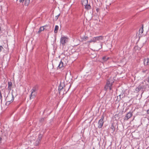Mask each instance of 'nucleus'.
<instances>
[{
	"label": "nucleus",
	"mask_w": 149,
	"mask_h": 149,
	"mask_svg": "<svg viewBox=\"0 0 149 149\" xmlns=\"http://www.w3.org/2000/svg\"><path fill=\"white\" fill-rule=\"evenodd\" d=\"M113 83V82H111L109 80L107 81V84L104 87V89L105 90H111L112 89L111 86H112V83Z\"/></svg>",
	"instance_id": "nucleus-1"
},
{
	"label": "nucleus",
	"mask_w": 149,
	"mask_h": 149,
	"mask_svg": "<svg viewBox=\"0 0 149 149\" xmlns=\"http://www.w3.org/2000/svg\"><path fill=\"white\" fill-rule=\"evenodd\" d=\"M104 118V116L103 115H102V116L101 118L99 120L98 122V128H101L103 126L104 123L103 121Z\"/></svg>",
	"instance_id": "nucleus-2"
},
{
	"label": "nucleus",
	"mask_w": 149,
	"mask_h": 149,
	"mask_svg": "<svg viewBox=\"0 0 149 149\" xmlns=\"http://www.w3.org/2000/svg\"><path fill=\"white\" fill-rule=\"evenodd\" d=\"M68 41L67 38L63 36L60 39V42L63 46Z\"/></svg>",
	"instance_id": "nucleus-3"
},
{
	"label": "nucleus",
	"mask_w": 149,
	"mask_h": 149,
	"mask_svg": "<svg viewBox=\"0 0 149 149\" xmlns=\"http://www.w3.org/2000/svg\"><path fill=\"white\" fill-rule=\"evenodd\" d=\"M132 112H131L130 111L128 112L124 118V120H127L129 119L132 117Z\"/></svg>",
	"instance_id": "nucleus-4"
},
{
	"label": "nucleus",
	"mask_w": 149,
	"mask_h": 149,
	"mask_svg": "<svg viewBox=\"0 0 149 149\" xmlns=\"http://www.w3.org/2000/svg\"><path fill=\"white\" fill-rule=\"evenodd\" d=\"M47 25H45L43 26H41L40 27L39 30L38 31V33H40L41 31H43L45 29L46 30V29L45 28H46V27L48 26Z\"/></svg>",
	"instance_id": "nucleus-5"
},
{
	"label": "nucleus",
	"mask_w": 149,
	"mask_h": 149,
	"mask_svg": "<svg viewBox=\"0 0 149 149\" xmlns=\"http://www.w3.org/2000/svg\"><path fill=\"white\" fill-rule=\"evenodd\" d=\"M24 1L25 5L27 6L29 3L30 0H19V1L20 3H23Z\"/></svg>",
	"instance_id": "nucleus-6"
},
{
	"label": "nucleus",
	"mask_w": 149,
	"mask_h": 149,
	"mask_svg": "<svg viewBox=\"0 0 149 149\" xmlns=\"http://www.w3.org/2000/svg\"><path fill=\"white\" fill-rule=\"evenodd\" d=\"M144 63L145 65H149V58H147L144 59Z\"/></svg>",
	"instance_id": "nucleus-7"
},
{
	"label": "nucleus",
	"mask_w": 149,
	"mask_h": 149,
	"mask_svg": "<svg viewBox=\"0 0 149 149\" xmlns=\"http://www.w3.org/2000/svg\"><path fill=\"white\" fill-rule=\"evenodd\" d=\"M31 95L30 97V99L34 97L37 94L36 92H35L33 91H31Z\"/></svg>",
	"instance_id": "nucleus-8"
},
{
	"label": "nucleus",
	"mask_w": 149,
	"mask_h": 149,
	"mask_svg": "<svg viewBox=\"0 0 149 149\" xmlns=\"http://www.w3.org/2000/svg\"><path fill=\"white\" fill-rule=\"evenodd\" d=\"M38 90V86L37 85L35 86L33 88L31 89V91H33L35 92H36V91Z\"/></svg>",
	"instance_id": "nucleus-9"
},
{
	"label": "nucleus",
	"mask_w": 149,
	"mask_h": 149,
	"mask_svg": "<svg viewBox=\"0 0 149 149\" xmlns=\"http://www.w3.org/2000/svg\"><path fill=\"white\" fill-rule=\"evenodd\" d=\"M82 5L85 6L88 4V0H84L81 2Z\"/></svg>",
	"instance_id": "nucleus-10"
},
{
	"label": "nucleus",
	"mask_w": 149,
	"mask_h": 149,
	"mask_svg": "<svg viewBox=\"0 0 149 149\" xmlns=\"http://www.w3.org/2000/svg\"><path fill=\"white\" fill-rule=\"evenodd\" d=\"M95 37L96 38V41H100L102 40L103 39V37L102 36H97Z\"/></svg>",
	"instance_id": "nucleus-11"
},
{
	"label": "nucleus",
	"mask_w": 149,
	"mask_h": 149,
	"mask_svg": "<svg viewBox=\"0 0 149 149\" xmlns=\"http://www.w3.org/2000/svg\"><path fill=\"white\" fill-rule=\"evenodd\" d=\"M63 63L62 61H61L60 62L58 65V67L59 68H63Z\"/></svg>",
	"instance_id": "nucleus-12"
},
{
	"label": "nucleus",
	"mask_w": 149,
	"mask_h": 149,
	"mask_svg": "<svg viewBox=\"0 0 149 149\" xmlns=\"http://www.w3.org/2000/svg\"><path fill=\"white\" fill-rule=\"evenodd\" d=\"M139 86H140V87H141V90H142V92L141 93V94H142L143 92V90L145 89L146 88V87L145 86H143L141 85H139Z\"/></svg>",
	"instance_id": "nucleus-13"
},
{
	"label": "nucleus",
	"mask_w": 149,
	"mask_h": 149,
	"mask_svg": "<svg viewBox=\"0 0 149 149\" xmlns=\"http://www.w3.org/2000/svg\"><path fill=\"white\" fill-rule=\"evenodd\" d=\"M109 59V57L106 56L103 57L102 58V59L104 62L107 61Z\"/></svg>",
	"instance_id": "nucleus-14"
},
{
	"label": "nucleus",
	"mask_w": 149,
	"mask_h": 149,
	"mask_svg": "<svg viewBox=\"0 0 149 149\" xmlns=\"http://www.w3.org/2000/svg\"><path fill=\"white\" fill-rule=\"evenodd\" d=\"M59 27L57 25H56L55 26V29L54 32L55 33H57L58 32V29Z\"/></svg>",
	"instance_id": "nucleus-15"
},
{
	"label": "nucleus",
	"mask_w": 149,
	"mask_h": 149,
	"mask_svg": "<svg viewBox=\"0 0 149 149\" xmlns=\"http://www.w3.org/2000/svg\"><path fill=\"white\" fill-rule=\"evenodd\" d=\"M85 8L88 10L91 9V8L90 5L89 4H88L86 5V6H85Z\"/></svg>",
	"instance_id": "nucleus-16"
},
{
	"label": "nucleus",
	"mask_w": 149,
	"mask_h": 149,
	"mask_svg": "<svg viewBox=\"0 0 149 149\" xmlns=\"http://www.w3.org/2000/svg\"><path fill=\"white\" fill-rule=\"evenodd\" d=\"M141 90V87H140V86H139L135 89V91L137 93L139 92Z\"/></svg>",
	"instance_id": "nucleus-17"
},
{
	"label": "nucleus",
	"mask_w": 149,
	"mask_h": 149,
	"mask_svg": "<svg viewBox=\"0 0 149 149\" xmlns=\"http://www.w3.org/2000/svg\"><path fill=\"white\" fill-rule=\"evenodd\" d=\"M41 137H42V135L41 134L39 135V136H38L39 141H38L37 140L36 142V143L37 144H38L39 143V141L41 139Z\"/></svg>",
	"instance_id": "nucleus-18"
},
{
	"label": "nucleus",
	"mask_w": 149,
	"mask_h": 149,
	"mask_svg": "<svg viewBox=\"0 0 149 149\" xmlns=\"http://www.w3.org/2000/svg\"><path fill=\"white\" fill-rule=\"evenodd\" d=\"M109 0H107L106 1V5L107 6H109L111 4V3L110 2H109Z\"/></svg>",
	"instance_id": "nucleus-19"
},
{
	"label": "nucleus",
	"mask_w": 149,
	"mask_h": 149,
	"mask_svg": "<svg viewBox=\"0 0 149 149\" xmlns=\"http://www.w3.org/2000/svg\"><path fill=\"white\" fill-rule=\"evenodd\" d=\"M110 129L111 130L112 132H113L115 131V127L113 125H111V127H110Z\"/></svg>",
	"instance_id": "nucleus-20"
},
{
	"label": "nucleus",
	"mask_w": 149,
	"mask_h": 149,
	"mask_svg": "<svg viewBox=\"0 0 149 149\" xmlns=\"http://www.w3.org/2000/svg\"><path fill=\"white\" fill-rule=\"evenodd\" d=\"M63 86H61V84H60V86H59L58 88V90L59 91H61L62 90V89H63Z\"/></svg>",
	"instance_id": "nucleus-21"
},
{
	"label": "nucleus",
	"mask_w": 149,
	"mask_h": 149,
	"mask_svg": "<svg viewBox=\"0 0 149 149\" xmlns=\"http://www.w3.org/2000/svg\"><path fill=\"white\" fill-rule=\"evenodd\" d=\"M14 97H13V96H12V99L11 100V101H7L6 102V104H9L10 102L11 101H12V102L13 101V100H14Z\"/></svg>",
	"instance_id": "nucleus-22"
},
{
	"label": "nucleus",
	"mask_w": 149,
	"mask_h": 149,
	"mask_svg": "<svg viewBox=\"0 0 149 149\" xmlns=\"http://www.w3.org/2000/svg\"><path fill=\"white\" fill-rule=\"evenodd\" d=\"M143 32V28H142L141 29H140L139 30V33L140 34H142Z\"/></svg>",
	"instance_id": "nucleus-23"
},
{
	"label": "nucleus",
	"mask_w": 149,
	"mask_h": 149,
	"mask_svg": "<svg viewBox=\"0 0 149 149\" xmlns=\"http://www.w3.org/2000/svg\"><path fill=\"white\" fill-rule=\"evenodd\" d=\"M119 96L120 98L121 99L122 98H123L124 97V95L122 93L119 95Z\"/></svg>",
	"instance_id": "nucleus-24"
},
{
	"label": "nucleus",
	"mask_w": 149,
	"mask_h": 149,
	"mask_svg": "<svg viewBox=\"0 0 149 149\" xmlns=\"http://www.w3.org/2000/svg\"><path fill=\"white\" fill-rule=\"evenodd\" d=\"M59 15H60V14H58V15H56V16H55V17L54 18V19L55 20H56L58 19V17H59Z\"/></svg>",
	"instance_id": "nucleus-25"
},
{
	"label": "nucleus",
	"mask_w": 149,
	"mask_h": 149,
	"mask_svg": "<svg viewBox=\"0 0 149 149\" xmlns=\"http://www.w3.org/2000/svg\"><path fill=\"white\" fill-rule=\"evenodd\" d=\"M45 120V118H40L39 120V121L40 122H43Z\"/></svg>",
	"instance_id": "nucleus-26"
},
{
	"label": "nucleus",
	"mask_w": 149,
	"mask_h": 149,
	"mask_svg": "<svg viewBox=\"0 0 149 149\" xmlns=\"http://www.w3.org/2000/svg\"><path fill=\"white\" fill-rule=\"evenodd\" d=\"M92 41L93 42H97L96 40V38L95 37H94L93 38Z\"/></svg>",
	"instance_id": "nucleus-27"
},
{
	"label": "nucleus",
	"mask_w": 149,
	"mask_h": 149,
	"mask_svg": "<svg viewBox=\"0 0 149 149\" xmlns=\"http://www.w3.org/2000/svg\"><path fill=\"white\" fill-rule=\"evenodd\" d=\"M142 72L143 73H146V72H148V70H142Z\"/></svg>",
	"instance_id": "nucleus-28"
},
{
	"label": "nucleus",
	"mask_w": 149,
	"mask_h": 149,
	"mask_svg": "<svg viewBox=\"0 0 149 149\" xmlns=\"http://www.w3.org/2000/svg\"><path fill=\"white\" fill-rule=\"evenodd\" d=\"M88 37L87 36H85L83 38V40H86L88 39Z\"/></svg>",
	"instance_id": "nucleus-29"
},
{
	"label": "nucleus",
	"mask_w": 149,
	"mask_h": 149,
	"mask_svg": "<svg viewBox=\"0 0 149 149\" xmlns=\"http://www.w3.org/2000/svg\"><path fill=\"white\" fill-rule=\"evenodd\" d=\"M8 87H11L12 86V83L10 82H8Z\"/></svg>",
	"instance_id": "nucleus-30"
},
{
	"label": "nucleus",
	"mask_w": 149,
	"mask_h": 149,
	"mask_svg": "<svg viewBox=\"0 0 149 149\" xmlns=\"http://www.w3.org/2000/svg\"><path fill=\"white\" fill-rule=\"evenodd\" d=\"M93 42V41H92V39H91V40H90V41H88L87 42V43H90L91 42Z\"/></svg>",
	"instance_id": "nucleus-31"
},
{
	"label": "nucleus",
	"mask_w": 149,
	"mask_h": 149,
	"mask_svg": "<svg viewBox=\"0 0 149 149\" xmlns=\"http://www.w3.org/2000/svg\"><path fill=\"white\" fill-rule=\"evenodd\" d=\"M2 49H3L2 47L1 46H0V52H1Z\"/></svg>",
	"instance_id": "nucleus-32"
},
{
	"label": "nucleus",
	"mask_w": 149,
	"mask_h": 149,
	"mask_svg": "<svg viewBox=\"0 0 149 149\" xmlns=\"http://www.w3.org/2000/svg\"><path fill=\"white\" fill-rule=\"evenodd\" d=\"M147 114H149V109L147 110Z\"/></svg>",
	"instance_id": "nucleus-33"
},
{
	"label": "nucleus",
	"mask_w": 149,
	"mask_h": 149,
	"mask_svg": "<svg viewBox=\"0 0 149 149\" xmlns=\"http://www.w3.org/2000/svg\"><path fill=\"white\" fill-rule=\"evenodd\" d=\"M100 9L98 8H97L96 9V10L97 11V12H98V11Z\"/></svg>",
	"instance_id": "nucleus-34"
},
{
	"label": "nucleus",
	"mask_w": 149,
	"mask_h": 149,
	"mask_svg": "<svg viewBox=\"0 0 149 149\" xmlns=\"http://www.w3.org/2000/svg\"><path fill=\"white\" fill-rule=\"evenodd\" d=\"M1 138L0 137V143H1Z\"/></svg>",
	"instance_id": "nucleus-35"
},
{
	"label": "nucleus",
	"mask_w": 149,
	"mask_h": 149,
	"mask_svg": "<svg viewBox=\"0 0 149 149\" xmlns=\"http://www.w3.org/2000/svg\"><path fill=\"white\" fill-rule=\"evenodd\" d=\"M148 82H149V76L148 77Z\"/></svg>",
	"instance_id": "nucleus-36"
},
{
	"label": "nucleus",
	"mask_w": 149,
	"mask_h": 149,
	"mask_svg": "<svg viewBox=\"0 0 149 149\" xmlns=\"http://www.w3.org/2000/svg\"><path fill=\"white\" fill-rule=\"evenodd\" d=\"M93 149H95V148L94 147H93Z\"/></svg>",
	"instance_id": "nucleus-37"
}]
</instances>
